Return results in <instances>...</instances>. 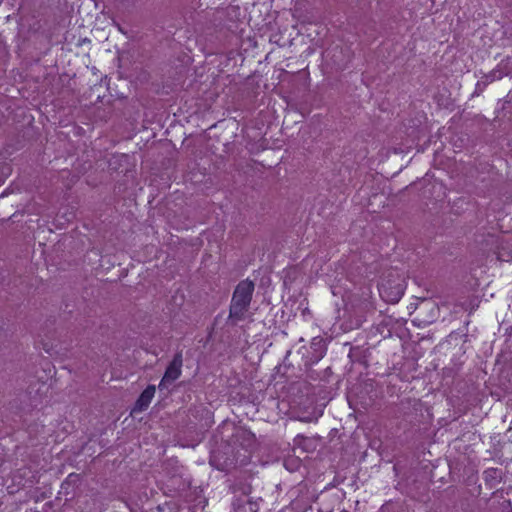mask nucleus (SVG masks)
I'll return each instance as SVG.
<instances>
[{"label":"nucleus","mask_w":512,"mask_h":512,"mask_svg":"<svg viewBox=\"0 0 512 512\" xmlns=\"http://www.w3.org/2000/svg\"><path fill=\"white\" fill-rule=\"evenodd\" d=\"M254 284L251 281L240 282L234 292L229 317L235 321L246 318L251 302Z\"/></svg>","instance_id":"obj_1"},{"label":"nucleus","mask_w":512,"mask_h":512,"mask_svg":"<svg viewBox=\"0 0 512 512\" xmlns=\"http://www.w3.org/2000/svg\"><path fill=\"white\" fill-rule=\"evenodd\" d=\"M405 288L404 277L399 274L389 275L379 284V293L384 301L397 303L402 298Z\"/></svg>","instance_id":"obj_2"},{"label":"nucleus","mask_w":512,"mask_h":512,"mask_svg":"<svg viewBox=\"0 0 512 512\" xmlns=\"http://www.w3.org/2000/svg\"><path fill=\"white\" fill-rule=\"evenodd\" d=\"M181 367H182V356L176 355L172 362L167 367L165 374L159 384V387L162 389L165 387L166 383H172L176 379H178L181 375Z\"/></svg>","instance_id":"obj_3"},{"label":"nucleus","mask_w":512,"mask_h":512,"mask_svg":"<svg viewBox=\"0 0 512 512\" xmlns=\"http://www.w3.org/2000/svg\"><path fill=\"white\" fill-rule=\"evenodd\" d=\"M155 395V386H148L138 398L134 411H143L145 410L149 404L151 403L153 397Z\"/></svg>","instance_id":"obj_4"},{"label":"nucleus","mask_w":512,"mask_h":512,"mask_svg":"<svg viewBox=\"0 0 512 512\" xmlns=\"http://www.w3.org/2000/svg\"><path fill=\"white\" fill-rule=\"evenodd\" d=\"M312 344H313V345H321V344H322V340H316V339H314V341H313V343H312Z\"/></svg>","instance_id":"obj_5"},{"label":"nucleus","mask_w":512,"mask_h":512,"mask_svg":"<svg viewBox=\"0 0 512 512\" xmlns=\"http://www.w3.org/2000/svg\"><path fill=\"white\" fill-rule=\"evenodd\" d=\"M323 354H324V350H322V349H321V351H320V355H319V356H320V357H322V356H323Z\"/></svg>","instance_id":"obj_6"},{"label":"nucleus","mask_w":512,"mask_h":512,"mask_svg":"<svg viewBox=\"0 0 512 512\" xmlns=\"http://www.w3.org/2000/svg\"><path fill=\"white\" fill-rule=\"evenodd\" d=\"M300 439H302V437L298 436V437H296L295 441H298Z\"/></svg>","instance_id":"obj_7"}]
</instances>
